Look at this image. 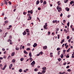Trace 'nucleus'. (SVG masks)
<instances>
[{
    "label": "nucleus",
    "mask_w": 74,
    "mask_h": 74,
    "mask_svg": "<svg viewBox=\"0 0 74 74\" xmlns=\"http://www.w3.org/2000/svg\"><path fill=\"white\" fill-rule=\"evenodd\" d=\"M3 4H3V3H1V6H3Z\"/></svg>",
    "instance_id": "nucleus-55"
},
{
    "label": "nucleus",
    "mask_w": 74,
    "mask_h": 74,
    "mask_svg": "<svg viewBox=\"0 0 74 74\" xmlns=\"http://www.w3.org/2000/svg\"><path fill=\"white\" fill-rule=\"evenodd\" d=\"M61 56H60V57L61 58H62L63 57H64V56H63V54H61Z\"/></svg>",
    "instance_id": "nucleus-22"
},
{
    "label": "nucleus",
    "mask_w": 74,
    "mask_h": 74,
    "mask_svg": "<svg viewBox=\"0 0 74 74\" xmlns=\"http://www.w3.org/2000/svg\"><path fill=\"white\" fill-rule=\"evenodd\" d=\"M66 22V20H63V23H64Z\"/></svg>",
    "instance_id": "nucleus-61"
},
{
    "label": "nucleus",
    "mask_w": 74,
    "mask_h": 74,
    "mask_svg": "<svg viewBox=\"0 0 74 74\" xmlns=\"http://www.w3.org/2000/svg\"><path fill=\"white\" fill-rule=\"evenodd\" d=\"M2 51H5V49H4V48H3L2 49Z\"/></svg>",
    "instance_id": "nucleus-64"
},
{
    "label": "nucleus",
    "mask_w": 74,
    "mask_h": 74,
    "mask_svg": "<svg viewBox=\"0 0 74 74\" xmlns=\"http://www.w3.org/2000/svg\"><path fill=\"white\" fill-rule=\"evenodd\" d=\"M14 55H15V53L14 52L12 53L11 54L12 56H14Z\"/></svg>",
    "instance_id": "nucleus-17"
},
{
    "label": "nucleus",
    "mask_w": 74,
    "mask_h": 74,
    "mask_svg": "<svg viewBox=\"0 0 74 74\" xmlns=\"http://www.w3.org/2000/svg\"><path fill=\"white\" fill-rule=\"evenodd\" d=\"M38 74H42V73H41L40 72H38Z\"/></svg>",
    "instance_id": "nucleus-63"
},
{
    "label": "nucleus",
    "mask_w": 74,
    "mask_h": 74,
    "mask_svg": "<svg viewBox=\"0 0 74 74\" xmlns=\"http://www.w3.org/2000/svg\"><path fill=\"white\" fill-rule=\"evenodd\" d=\"M43 4L46 5L47 4V2H46L45 1H44L43 3Z\"/></svg>",
    "instance_id": "nucleus-25"
},
{
    "label": "nucleus",
    "mask_w": 74,
    "mask_h": 74,
    "mask_svg": "<svg viewBox=\"0 0 74 74\" xmlns=\"http://www.w3.org/2000/svg\"><path fill=\"white\" fill-rule=\"evenodd\" d=\"M23 60H24V58H21L20 59V60L21 61V62H22V61H23Z\"/></svg>",
    "instance_id": "nucleus-23"
},
{
    "label": "nucleus",
    "mask_w": 74,
    "mask_h": 74,
    "mask_svg": "<svg viewBox=\"0 0 74 74\" xmlns=\"http://www.w3.org/2000/svg\"><path fill=\"white\" fill-rule=\"evenodd\" d=\"M69 0H65L64 1V3H67V1H68Z\"/></svg>",
    "instance_id": "nucleus-37"
},
{
    "label": "nucleus",
    "mask_w": 74,
    "mask_h": 74,
    "mask_svg": "<svg viewBox=\"0 0 74 74\" xmlns=\"http://www.w3.org/2000/svg\"><path fill=\"white\" fill-rule=\"evenodd\" d=\"M9 67L10 69H11V68H12V64H10Z\"/></svg>",
    "instance_id": "nucleus-6"
},
{
    "label": "nucleus",
    "mask_w": 74,
    "mask_h": 74,
    "mask_svg": "<svg viewBox=\"0 0 74 74\" xmlns=\"http://www.w3.org/2000/svg\"><path fill=\"white\" fill-rule=\"evenodd\" d=\"M38 10H41V8H38Z\"/></svg>",
    "instance_id": "nucleus-56"
},
{
    "label": "nucleus",
    "mask_w": 74,
    "mask_h": 74,
    "mask_svg": "<svg viewBox=\"0 0 74 74\" xmlns=\"http://www.w3.org/2000/svg\"><path fill=\"white\" fill-rule=\"evenodd\" d=\"M64 42V39H63L62 40L61 42Z\"/></svg>",
    "instance_id": "nucleus-47"
},
{
    "label": "nucleus",
    "mask_w": 74,
    "mask_h": 74,
    "mask_svg": "<svg viewBox=\"0 0 74 74\" xmlns=\"http://www.w3.org/2000/svg\"><path fill=\"white\" fill-rule=\"evenodd\" d=\"M65 10L66 11H69V10H70V9H69V8H68L67 7L66 8H65Z\"/></svg>",
    "instance_id": "nucleus-8"
},
{
    "label": "nucleus",
    "mask_w": 74,
    "mask_h": 74,
    "mask_svg": "<svg viewBox=\"0 0 74 74\" xmlns=\"http://www.w3.org/2000/svg\"><path fill=\"white\" fill-rule=\"evenodd\" d=\"M3 59V57H0V60H2Z\"/></svg>",
    "instance_id": "nucleus-58"
},
{
    "label": "nucleus",
    "mask_w": 74,
    "mask_h": 74,
    "mask_svg": "<svg viewBox=\"0 0 74 74\" xmlns=\"http://www.w3.org/2000/svg\"><path fill=\"white\" fill-rule=\"evenodd\" d=\"M29 19H30V20H31V19H32V17L29 16Z\"/></svg>",
    "instance_id": "nucleus-43"
},
{
    "label": "nucleus",
    "mask_w": 74,
    "mask_h": 74,
    "mask_svg": "<svg viewBox=\"0 0 74 74\" xmlns=\"http://www.w3.org/2000/svg\"><path fill=\"white\" fill-rule=\"evenodd\" d=\"M45 71H45L44 70H43L42 71V74H44V73H45Z\"/></svg>",
    "instance_id": "nucleus-31"
},
{
    "label": "nucleus",
    "mask_w": 74,
    "mask_h": 74,
    "mask_svg": "<svg viewBox=\"0 0 74 74\" xmlns=\"http://www.w3.org/2000/svg\"><path fill=\"white\" fill-rule=\"evenodd\" d=\"M60 8V6H57V9L58 10H59V8Z\"/></svg>",
    "instance_id": "nucleus-19"
},
{
    "label": "nucleus",
    "mask_w": 74,
    "mask_h": 74,
    "mask_svg": "<svg viewBox=\"0 0 74 74\" xmlns=\"http://www.w3.org/2000/svg\"><path fill=\"white\" fill-rule=\"evenodd\" d=\"M27 15L28 16H31V14H28Z\"/></svg>",
    "instance_id": "nucleus-62"
},
{
    "label": "nucleus",
    "mask_w": 74,
    "mask_h": 74,
    "mask_svg": "<svg viewBox=\"0 0 74 74\" xmlns=\"http://www.w3.org/2000/svg\"><path fill=\"white\" fill-rule=\"evenodd\" d=\"M48 26V25H45L44 27H43L45 29H48V27H47V26Z\"/></svg>",
    "instance_id": "nucleus-2"
},
{
    "label": "nucleus",
    "mask_w": 74,
    "mask_h": 74,
    "mask_svg": "<svg viewBox=\"0 0 74 74\" xmlns=\"http://www.w3.org/2000/svg\"><path fill=\"white\" fill-rule=\"evenodd\" d=\"M63 16V14L61 13V14H60V17H62Z\"/></svg>",
    "instance_id": "nucleus-57"
},
{
    "label": "nucleus",
    "mask_w": 74,
    "mask_h": 74,
    "mask_svg": "<svg viewBox=\"0 0 74 74\" xmlns=\"http://www.w3.org/2000/svg\"><path fill=\"white\" fill-rule=\"evenodd\" d=\"M48 34L49 35H50V34H51V32H48Z\"/></svg>",
    "instance_id": "nucleus-53"
},
{
    "label": "nucleus",
    "mask_w": 74,
    "mask_h": 74,
    "mask_svg": "<svg viewBox=\"0 0 74 74\" xmlns=\"http://www.w3.org/2000/svg\"><path fill=\"white\" fill-rule=\"evenodd\" d=\"M33 47L35 48L36 47H37V43H34V45H33Z\"/></svg>",
    "instance_id": "nucleus-3"
},
{
    "label": "nucleus",
    "mask_w": 74,
    "mask_h": 74,
    "mask_svg": "<svg viewBox=\"0 0 74 74\" xmlns=\"http://www.w3.org/2000/svg\"><path fill=\"white\" fill-rule=\"evenodd\" d=\"M71 70L70 69H68L67 71H69V72H71Z\"/></svg>",
    "instance_id": "nucleus-36"
},
{
    "label": "nucleus",
    "mask_w": 74,
    "mask_h": 74,
    "mask_svg": "<svg viewBox=\"0 0 74 74\" xmlns=\"http://www.w3.org/2000/svg\"><path fill=\"white\" fill-rule=\"evenodd\" d=\"M8 23V21H5V24H7V23Z\"/></svg>",
    "instance_id": "nucleus-28"
},
{
    "label": "nucleus",
    "mask_w": 74,
    "mask_h": 74,
    "mask_svg": "<svg viewBox=\"0 0 74 74\" xmlns=\"http://www.w3.org/2000/svg\"><path fill=\"white\" fill-rule=\"evenodd\" d=\"M62 8L61 7H60V8L59 10H60V11H62Z\"/></svg>",
    "instance_id": "nucleus-52"
},
{
    "label": "nucleus",
    "mask_w": 74,
    "mask_h": 74,
    "mask_svg": "<svg viewBox=\"0 0 74 74\" xmlns=\"http://www.w3.org/2000/svg\"><path fill=\"white\" fill-rule=\"evenodd\" d=\"M35 61H33L31 63V65H32V66H33V65L35 64Z\"/></svg>",
    "instance_id": "nucleus-4"
},
{
    "label": "nucleus",
    "mask_w": 74,
    "mask_h": 74,
    "mask_svg": "<svg viewBox=\"0 0 74 74\" xmlns=\"http://www.w3.org/2000/svg\"><path fill=\"white\" fill-rule=\"evenodd\" d=\"M57 3L58 4V5H60L61 4L60 2V1H58Z\"/></svg>",
    "instance_id": "nucleus-18"
},
{
    "label": "nucleus",
    "mask_w": 74,
    "mask_h": 74,
    "mask_svg": "<svg viewBox=\"0 0 74 74\" xmlns=\"http://www.w3.org/2000/svg\"><path fill=\"white\" fill-rule=\"evenodd\" d=\"M69 57L70 56H69V54H68L66 56V58H69Z\"/></svg>",
    "instance_id": "nucleus-46"
},
{
    "label": "nucleus",
    "mask_w": 74,
    "mask_h": 74,
    "mask_svg": "<svg viewBox=\"0 0 74 74\" xmlns=\"http://www.w3.org/2000/svg\"><path fill=\"white\" fill-rule=\"evenodd\" d=\"M26 49L27 51H30V49L29 48H27Z\"/></svg>",
    "instance_id": "nucleus-39"
},
{
    "label": "nucleus",
    "mask_w": 74,
    "mask_h": 74,
    "mask_svg": "<svg viewBox=\"0 0 74 74\" xmlns=\"http://www.w3.org/2000/svg\"><path fill=\"white\" fill-rule=\"evenodd\" d=\"M11 57V56H9L8 57V59H10V58Z\"/></svg>",
    "instance_id": "nucleus-60"
},
{
    "label": "nucleus",
    "mask_w": 74,
    "mask_h": 74,
    "mask_svg": "<svg viewBox=\"0 0 74 74\" xmlns=\"http://www.w3.org/2000/svg\"><path fill=\"white\" fill-rule=\"evenodd\" d=\"M9 38L10 39H12V36H10L9 37Z\"/></svg>",
    "instance_id": "nucleus-45"
},
{
    "label": "nucleus",
    "mask_w": 74,
    "mask_h": 74,
    "mask_svg": "<svg viewBox=\"0 0 74 74\" xmlns=\"http://www.w3.org/2000/svg\"><path fill=\"white\" fill-rule=\"evenodd\" d=\"M56 22H57V20H56L55 21L53 20L52 21V22H53V23H56Z\"/></svg>",
    "instance_id": "nucleus-14"
},
{
    "label": "nucleus",
    "mask_w": 74,
    "mask_h": 74,
    "mask_svg": "<svg viewBox=\"0 0 74 74\" xmlns=\"http://www.w3.org/2000/svg\"><path fill=\"white\" fill-rule=\"evenodd\" d=\"M42 70H45L46 69H47V68L45 66L44 67H43L42 68Z\"/></svg>",
    "instance_id": "nucleus-16"
},
{
    "label": "nucleus",
    "mask_w": 74,
    "mask_h": 74,
    "mask_svg": "<svg viewBox=\"0 0 74 74\" xmlns=\"http://www.w3.org/2000/svg\"><path fill=\"white\" fill-rule=\"evenodd\" d=\"M35 71H38V69H35L34 70Z\"/></svg>",
    "instance_id": "nucleus-41"
},
{
    "label": "nucleus",
    "mask_w": 74,
    "mask_h": 74,
    "mask_svg": "<svg viewBox=\"0 0 74 74\" xmlns=\"http://www.w3.org/2000/svg\"><path fill=\"white\" fill-rule=\"evenodd\" d=\"M43 48L45 49H47V46H44Z\"/></svg>",
    "instance_id": "nucleus-15"
},
{
    "label": "nucleus",
    "mask_w": 74,
    "mask_h": 74,
    "mask_svg": "<svg viewBox=\"0 0 74 74\" xmlns=\"http://www.w3.org/2000/svg\"><path fill=\"white\" fill-rule=\"evenodd\" d=\"M39 3H40V1H39V0L37 1H36V4L37 5H38V4H39Z\"/></svg>",
    "instance_id": "nucleus-7"
},
{
    "label": "nucleus",
    "mask_w": 74,
    "mask_h": 74,
    "mask_svg": "<svg viewBox=\"0 0 74 74\" xmlns=\"http://www.w3.org/2000/svg\"><path fill=\"white\" fill-rule=\"evenodd\" d=\"M50 57L52 58L53 57V53H50Z\"/></svg>",
    "instance_id": "nucleus-9"
},
{
    "label": "nucleus",
    "mask_w": 74,
    "mask_h": 74,
    "mask_svg": "<svg viewBox=\"0 0 74 74\" xmlns=\"http://www.w3.org/2000/svg\"><path fill=\"white\" fill-rule=\"evenodd\" d=\"M70 67V66H67V67H66V69H69Z\"/></svg>",
    "instance_id": "nucleus-54"
},
{
    "label": "nucleus",
    "mask_w": 74,
    "mask_h": 74,
    "mask_svg": "<svg viewBox=\"0 0 74 74\" xmlns=\"http://www.w3.org/2000/svg\"><path fill=\"white\" fill-rule=\"evenodd\" d=\"M4 1L5 2V4L6 5H7V4H8V2L6 1V0H4Z\"/></svg>",
    "instance_id": "nucleus-12"
},
{
    "label": "nucleus",
    "mask_w": 74,
    "mask_h": 74,
    "mask_svg": "<svg viewBox=\"0 0 74 74\" xmlns=\"http://www.w3.org/2000/svg\"><path fill=\"white\" fill-rule=\"evenodd\" d=\"M19 72H20V73L22 72V69H19Z\"/></svg>",
    "instance_id": "nucleus-32"
},
{
    "label": "nucleus",
    "mask_w": 74,
    "mask_h": 74,
    "mask_svg": "<svg viewBox=\"0 0 74 74\" xmlns=\"http://www.w3.org/2000/svg\"><path fill=\"white\" fill-rule=\"evenodd\" d=\"M57 51H59V50H60V48H58L57 49Z\"/></svg>",
    "instance_id": "nucleus-38"
},
{
    "label": "nucleus",
    "mask_w": 74,
    "mask_h": 74,
    "mask_svg": "<svg viewBox=\"0 0 74 74\" xmlns=\"http://www.w3.org/2000/svg\"><path fill=\"white\" fill-rule=\"evenodd\" d=\"M68 47H69V45H67L66 46L65 48L66 49H67Z\"/></svg>",
    "instance_id": "nucleus-44"
},
{
    "label": "nucleus",
    "mask_w": 74,
    "mask_h": 74,
    "mask_svg": "<svg viewBox=\"0 0 74 74\" xmlns=\"http://www.w3.org/2000/svg\"><path fill=\"white\" fill-rule=\"evenodd\" d=\"M70 48H69L67 51V52H69L70 51Z\"/></svg>",
    "instance_id": "nucleus-30"
},
{
    "label": "nucleus",
    "mask_w": 74,
    "mask_h": 74,
    "mask_svg": "<svg viewBox=\"0 0 74 74\" xmlns=\"http://www.w3.org/2000/svg\"><path fill=\"white\" fill-rule=\"evenodd\" d=\"M27 45L28 46H30V44L29 43L27 44Z\"/></svg>",
    "instance_id": "nucleus-59"
},
{
    "label": "nucleus",
    "mask_w": 74,
    "mask_h": 74,
    "mask_svg": "<svg viewBox=\"0 0 74 74\" xmlns=\"http://www.w3.org/2000/svg\"><path fill=\"white\" fill-rule=\"evenodd\" d=\"M68 42H71V39H69L68 40Z\"/></svg>",
    "instance_id": "nucleus-48"
},
{
    "label": "nucleus",
    "mask_w": 74,
    "mask_h": 74,
    "mask_svg": "<svg viewBox=\"0 0 74 74\" xmlns=\"http://www.w3.org/2000/svg\"><path fill=\"white\" fill-rule=\"evenodd\" d=\"M29 55L30 57V58H32V53L31 52L29 53Z\"/></svg>",
    "instance_id": "nucleus-20"
},
{
    "label": "nucleus",
    "mask_w": 74,
    "mask_h": 74,
    "mask_svg": "<svg viewBox=\"0 0 74 74\" xmlns=\"http://www.w3.org/2000/svg\"><path fill=\"white\" fill-rule=\"evenodd\" d=\"M8 3H9V5H11V2L10 1H9L8 2Z\"/></svg>",
    "instance_id": "nucleus-40"
},
{
    "label": "nucleus",
    "mask_w": 74,
    "mask_h": 74,
    "mask_svg": "<svg viewBox=\"0 0 74 74\" xmlns=\"http://www.w3.org/2000/svg\"><path fill=\"white\" fill-rule=\"evenodd\" d=\"M66 38L67 40H69V39L70 38V36H68Z\"/></svg>",
    "instance_id": "nucleus-42"
},
{
    "label": "nucleus",
    "mask_w": 74,
    "mask_h": 74,
    "mask_svg": "<svg viewBox=\"0 0 74 74\" xmlns=\"http://www.w3.org/2000/svg\"><path fill=\"white\" fill-rule=\"evenodd\" d=\"M33 10H31L30 11L29 10L28 11V13H30L31 14H33Z\"/></svg>",
    "instance_id": "nucleus-1"
},
{
    "label": "nucleus",
    "mask_w": 74,
    "mask_h": 74,
    "mask_svg": "<svg viewBox=\"0 0 74 74\" xmlns=\"http://www.w3.org/2000/svg\"><path fill=\"white\" fill-rule=\"evenodd\" d=\"M24 53L25 54H27H27H28V53H27V52L26 51L24 50Z\"/></svg>",
    "instance_id": "nucleus-10"
},
{
    "label": "nucleus",
    "mask_w": 74,
    "mask_h": 74,
    "mask_svg": "<svg viewBox=\"0 0 74 74\" xmlns=\"http://www.w3.org/2000/svg\"><path fill=\"white\" fill-rule=\"evenodd\" d=\"M70 25V23L69 22H68L67 23V26L68 27H69Z\"/></svg>",
    "instance_id": "nucleus-34"
},
{
    "label": "nucleus",
    "mask_w": 74,
    "mask_h": 74,
    "mask_svg": "<svg viewBox=\"0 0 74 74\" xmlns=\"http://www.w3.org/2000/svg\"><path fill=\"white\" fill-rule=\"evenodd\" d=\"M39 54L40 55H42L43 53V52H42V51H41L39 53Z\"/></svg>",
    "instance_id": "nucleus-27"
},
{
    "label": "nucleus",
    "mask_w": 74,
    "mask_h": 74,
    "mask_svg": "<svg viewBox=\"0 0 74 74\" xmlns=\"http://www.w3.org/2000/svg\"><path fill=\"white\" fill-rule=\"evenodd\" d=\"M70 4L71 5H72V4H74V2L73 1H72L70 2Z\"/></svg>",
    "instance_id": "nucleus-11"
},
{
    "label": "nucleus",
    "mask_w": 74,
    "mask_h": 74,
    "mask_svg": "<svg viewBox=\"0 0 74 74\" xmlns=\"http://www.w3.org/2000/svg\"><path fill=\"white\" fill-rule=\"evenodd\" d=\"M23 15H26L27 14V12H23Z\"/></svg>",
    "instance_id": "nucleus-26"
},
{
    "label": "nucleus",
    "mask_w": 74,
    "mask_h": 74,
    "mask_svg": "<svg viewBox=\"0 0 74 74\" xmlns=\"http://www.w3.org/2000/svg\"><path fill=\"white\" fill-rule=\"evenodd\" d=\"M15 60L13 59L12 60V63H15Z\"/></svg>",
    "instance_id": "nucleus-24"
},
{
    "label": "nucleus",
    "mask_w": 74,
    "mask_h": 74,
    "mask_svg": "<svg viewBox=\"0 0 74 74\" xmlns=\"http://www.w3.org/2000/svg\"><path fill=\"white\" fill-rule=\"evenodd\" d=\"M27 34V33L26 32V31H25L23 33V36H25L26 34Z\"/></svg>",
    "instance_id": "nucleus-5"
},
{
    "label": "nucleus",
    "mask_w": 74,
    "mask_h": 74,
    "mask_svg": "<svg viewBox=\"0 0 74 74\" xmlns=\"http://www.w3.org/2000/svg\"><path fill=\"white\" fill-rule=\"evenodd\" d=\"M70 16H71V15L69 14V15H68V16H67V17L68 18H70Z\"/></svg>",
    "instance_id": "nucleus-51"
},
{
    "label": "nucleus",
    "mask_w": 74,
    "mask_h": 74,
    "mask_svg": "<svg viewBox=\"0 0 74 74\" xmlns=\"http://www.w3.org/2000/svg\"><path fill=\"white\" fill-rule=\"evenodd\" d=\"M29 29H26V32H27V33H29Z\"/></svg>",
    "instance_id": "nucleus-21"
},
{
    "label": "nucleus",
    "mask_w": 74,
    "mask_h": 74,
    "mask_svg": "<svg viewBox=\"0 0 74 74\" xmlns=\"http://www.w3.org/2000/svg\"><path fill=\"white\" fill-rule=\"evenodd\" d=\"M59 28H56V31L57 32H58V31H59Z\"/></svg>",
    "instance_id": "nucleus-50"
},
{
    "label": "nucleus",
    "mask_w": 74,
    "mask_h": 74,
    "mask_svg": "<svg viewBox=\"0 0 74 74\" xmlns=\"http://www.w3.org/2000/svg\"><path fill=\"white\" fill-rule=\"evenodd\" d=\"M19 48H16V51H19Z\"/></svg>",
    "instance_id": "nucleus-35"
},
{
    "label": "nucleus",
    "mask_w": 74,
    "mask_h": 74,
    "mask_svg": "<svg viewBox=\"0 0 74 74\" xmlns=\"http://www.w3.org/2000/svg\"><path fill=\"white\" fill-rule=\"evenodd\" d=\"M8 32H7L4 35V37H6V36H7V34H8Z\"/></svg>",
    "instance_id": "nucleus-13"
},
{
    "label": "nucleus",
    "mask_w": 74,
    "mask_h": 74,
    "mask_svg": "<svg viewBox=\"0 0 74 74\" xmlns=\"http://www.w3.org/2000/svg\"><path fill=\"white\" fill-rule=\"evenodd\" d=\"M42 0H40V2L41 3H43V1H42Z\"/></svg>",
    "instance_id": "nucleus-49"
},
{
    "label": "nucleus",
    "mask_w": 74,
    "mask_h": 74,
    "mask_svg": "<svg viewBox=\"0 0 74 74\" xmlns=\"http://www.w3.org/2000/svg\"><path fill=\"white\" fill-rule=\"evenodd\" d=\"M64 32L65 33H67V30H66V29H64Z\"/></svg>",
    "instance_id": "nucleus-29"
},
{
    "label": "nucleus",
    "mask_w": 74,
    "mask_h": 74,
    "mask_svg": "<svg viewBox=\"0 0 74 74\" xmlns=\"http://www.w3.org/2000/svg\"><path fill=\"white\" fill-rule=\"evenodd\" d=\"M58 60L59 62H60V61H61V58H58Z\"/></svg>",
    "instance_id": "nucleus-33"
}]
</instances>
